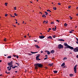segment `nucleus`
Instances as JSON below:
<instances>
[{"label":"nucleus","mask_w":78,"mask_h":78,"mask_svg":"<svg viewBox=\"0 0 78 78\" xmlns=\"http://www.w3.org/2000/svg\"><path fill=\"white\" fill-rule=\"evenodd\" d=\"M34 66H35V69L36 70H37L38 67L40 68L43 67V65L41 63H35L34 64Z\"/></svg>","instance_id":"1"},{"label":"nucleus","mask_w":78,"mask_h":78,"mask_svg":"<svg viewBox=\"0 0 78 78\" xmlns=\"http://www.w3.org/2000/svg\"><path fill=\"white\" fill-rule=\"evenodd\" d=\"M58 48L59 49H61V48H64V46L62 45L61 44H59L58 45Z\"/></svg>","instance_id":"2"},{"label":"nucleus","mask_w":78,"mask_h":78,"mask_svg":"<svg viewBox=\"0 0 78 78\" xmlns=\"http://www.w3.org/2000/svg\"><path fill=\"white\" fill-rule=\"evenodd\" d=\"M73 50L74 52H78V47H76L75 48H73Z\"/></svg>","instance_id":"3"},{"label":"nucleus","mask_w":78,"mask_h":78,"mask_svg":"<svg viewBox=\"0 0 78 78\" xmlns=\"http://www.w3.org/2000/svg\"><path fill=\"white\" fill-rule=\"evenodd\" d=\"M38 56L36 57V60L37 61H41V59L39 58V57L40 56V54H39L37 55Z\"/></svg>","instance_id":"4"},{"label":"nucleus","mask_w":78,"mask_h":78,"mask_svg":"<svg viewBox=\"0 0 78 78\" xmlns=\"http://www.w3.org/2000/svg\"><path fill=\"white\" fill-rule=\"evenodd\" d=\"M64 45L66 46V47H70L71 48H73V47H72L69 45H68V44H67V43H64Z\"/></svg>","instance_id":"5"},{"label":"nucleus","mask_w":78,"mask_h":78,"mask_svg":"<svg viewBox=\"0 0 78 78\" xmlns=\"http://www.w3.org/2000/svg\"><path fill=\"white\" fill-rule=\"evenodd\" d=\"M76 66H77V65H75L74 68V71L75 73H76Z\"/></svg>","instance_id":"6"},{"label":"nucleus","mask_w":78,"mask_h":78,"mask_svg":"<svg viewBox=\"0 0 78 78\" xmlns=\"http://www.w3.org/2000/svg\"><path fill=\"white\" fill-rule=\"evenodd\" d=\"M64 48H65V49H66V48H69L71 50H73V48H70V47H65Z\"/></svg>","instance_id":"7"},{"label":"nucleus","mask_w":78,"mask_h":78,"mask_svg":"<svg viewBox=\"0 0 78 78\" xmlns=\"http://www.w3.org/2000/svg\"><path fill=\"white\" fill-rule=\"evenodd\" d=\"M12 61H11L9 63H7L8 65V66H11L12 65Z\"/></svg>","instance_id":"8"},{"label":"nucleus","mask_w":78,"mask_h":78,"mask_svg":"<svg viewBox=\"0 0 78 78\" xmlns=\"http://www.w3.org/2000/svg\"><path fill=\"white\" fill-rule=\"evenodd\" d=\"M39 37L40 39H44V38L45 37V36H43V35H41V36H39Z\"/></svg>","instance_id":"9"},{"label":"nucleus","mask_w":78,"mask_h":78,"mask_svg":"<svg viewBox=\"0 0 78 78\" xmlns=\"http://www.w3.org/2000/svg\"><path fill=\"white\" fill-rule=\"evenodd\" d=\"M34 46L37 48H40V47L37 44L35 45Z\"/></svg>","instance_id":"10"},{"label":"nucleus","mask_w":78,"mask_h":78,"mask_svg":"<svg viewBox=\"0 0 78 78\" xmlns=\"http://www.w3.org/2000/svg\"><path fill=\"white\" fill-rule=\"evenodd\" d=\"M45 52H46V53H47V54L48 55L50 54V52L46 50V51H45Z\"/></svg>","instance_id":"11"},{"label":"nucleus","mask_w":78,"mask_h":78,"mask_svg":"<svg viewBox=\"0 0 78 78\" xmlns=\"http://www.w3.org/2000/svg\"><path fill=\"white\" fill-rule=\"evenodd\" d=\"M11 66H9V70H11V67H13V66L12 65H11Z\"/></svg>","instance_id":"12"},{"label":"nucleus","mask_w":78,"mask_h":78,"mask_svg":"<svg viewBox=\"0 0 78 78\" xmlns=\"http://www.w3.org/2000/svg\"><path fill=\"white\" fill-rule=\"evenodd\" d=\"M50 53H52V54H53L54 53H55V51L54 50H51V51L50 52Z\"/></svg>","instance_id":"13"},{"label":"nucleus","mask_w":78,"mask_h":78,"mask_svg":"<svg viewBox=\"0 0 78 78\" xmlns=\"http://www.w3.org/2000/svg\"><path fill=\"white\" fill-rule=\"evenodd\" d=\"M65 66V63L63 62L62 63V64L61 65V67H63V66Z\"/></svg>","instance_id":"14"},{"label":"nucleus","mask_w":78,"mask_h":78,"mask_svg":"<svg viewBox=\"0 0 78 78\" xmlns=\"http://www.w3.org/2000/svg\"><path fill=\"white\" fill-rule=\"evenodd\" d=\"M58 41H65V40H63L62 39H60L58 40Z\"/></svg>","instance_id":"15"},{"label":"nucleus","mask_w":78,"mask_h":78,"mask_svg":"<svg viewBox=\"0 0 78 78\" xmlns=\"http://www.w3.org/2000/svg\"><path fill=\"white\" fill-rule=\"evenodd\" d=\"M47 39H52V37H51V36H49L47 38Z\"/></svg>","instance_id":"16"},{"label":"nucleus","mask_w":78,"mask_h":78,"mask_svg":"<svg viewBox=\"0 0 78 78\" xmlns=\"http://www.w3.org/2000/svg\"><path fill=\"white\" fill-rule=\"evenodd\" d=\"M53 72H54V73H58V71L54 70Z\"/></svg>","instance_id":"17"},{"label":"nucleus","mask_w":78,"mask_h":78,"mask_svg":"<svg viewBox=\"0 0 78 78\" xmlns=\"http://www.w3.org/2000/svg\"><path fill=\"white\" fill-rule=\"evenodd\" d=\"M16 67H18V66H15L14 67H12V69H15Z\"/></svg>","instance_id":"18"},{"label":"nucleus","mask_w":78,"mask_h":78,"mask_svg":"<svg viewBox=\"0 0 78 78\" xmlns=\"http://www.w3.org/2000/svg\"><path fill=\"white\" fill-rule=\"evenodd\" d=\"M76 40L77 41H76V43L77 44H78V38L76 37Z\"/></svg>","instance_id":"19"},{"label":"nucleus","mask_w":78,"mask_h":78,"mask_svg":"<svg viewBox=\"0 0 78 78\" xmlns=\"http://www.w3.org/2000/svg\"><path fill=\"white\" fill-rule=\"evenodd\" d=\"M31 53H32V54H34V53H38V52H31Z\"/></svg>","instance_id":"20"},{"label":"nucleus","mask_w":78,"mask_h":78,"mask_svg":"<svg viewBox=\"0 0 78 78\" xmlns=\"http://www.w3.org/2000/svg\"><path fill=\"white\" fill-rule=\"evenodd\" d=\"M73 76V74H69V76Z\"/></svg>","instance_id":"21"},{"label":"nucleus","mask_w":78,"mask_h":78,"mask_svg":"<svg viewBox=\"0 0 78 78\" xmlns=\"http://www.w3.org/2000/svg\"><path fill=\"white\" fill-rule=\"evenodd\" d=\"M7 58H11V56L10 55L9 56H8L7 57Z\"/></svg>","instance_id":"22"},{"label":"nucleus","mask_w":78,"mask_h":78,"mask_svg":"<svg viewBox=\"0 0 78 78\" xmlns=\"http://www.w3.org/2000/svg\"><path fill=\"white\" fill-rule=\"evenodd\" d=\"M67 67V66H63L62 68L63 69H65V68H66Z\"/></svg>","instance_id":"23"},{"label":"nucleus","mask_w":78,"mask_h":78,"mask_svg":"<svg viewBox=\"0 0 78 78\" xmlns=\"http://www.w3.org/2000/svg\"><path fill=\"white\" fill-rule=\"evenodd\" d=\"M56 9H57V8H56V7H53V9L54 10H56Z\"/></svg>","instance_id":"24"},{"label":"nucleus","mask_w":78,"mask_h":78,"mask_svg":"<svg viewBox=\"0 0 78 78\" xmlns=\"http://www.w3.org/2000/svg\"><path fill=\"white\" fill-rule=\"evenodd\" d=\"M45 14H45L46 16H47V15H48V12H45Z\"/></svg>","instance_id":"25"},{"label":"nucleus","mask_w":78,"mask_h":78,"mask_svg":"<svg viewBox=\"0 0 78 78\" xmlns=\"http://www.w3.org/2000/svg\"><path fill=\"white\" fill-rule=\"evenodd\" d=\"M47 11H48V12H51V11H50V10L49 9H48L47 10Z\"/></svg>","instance_id":"26"},{"label":"nucleus","mask_w":78,"mask_h":78,"mask_svg":"<svg viewBox=\"0 0 78 78\" xmlns=\"http://www.w3.org/2000/svg\"><path fill=\"white\" fill-rule=\"evenodd\" d=\"M49 65L50 66H53V64L49 63Z\"/></svg>","instance_id":"27"},{"label":"nucleus","mask_w":78,"mask_h":78,"mask_svg":"<svg viewBox=\"0 0 78 78\" xmlns=\"http://www.w3.org/2000/svg\"><path fill=\"white\" fill-rule=\"evenodd\" d=\"M63 60L64 61V60H66L67 59V58H66V57H64V58H63Z\"/></svg>","instance_id":"28"},{"label":"nucleus","mask_w":78,"mask_h":78,"mask_svg":"<svg viewBox=\"0 0 78 78\" xmlns=\"http://www.w3.org/2000/svg\"><path fill=\"white\" fill-rule=\"evenodd\" d=\"M5 73H7V74H9V73H10V72H9L8 73H7V72H5Z\"/></svg>","instance_id":"29"},{"label":"nucleus","mask_w":78,"mask_h":78,"mask_svg":"<svg viewBox=\"0 0 78 78\" xmlns=\"http://www.w3.org/2000/svg\"><path fill=\"white\" fill-rule=\"evenodd\" d=\"M46 22V21H44V22H45V23H48V21H47Z\"/></svg>","instance_id":"30"},{"label":"nucleus","mask_w":78,"mask_h":78,"mask_svg":"<svg viewBox=\"0 0 78 78\" xmlns=\"http://www.w3.org/2000/svg\"><path fill=\"white\" fill-rule=\"evenodd\" d=\"M64 25L65 27H66L67 25V24L66 23H65V24H64Z\"/></svg>","instance_id":"31"},{"label":"nucleus","mask_w":78,"mask_h":78,"mask_svg":"<svg viewBox=\"0 0 78 78\" xmlns=\"http://www.w3.org/2000/svg\"><path fill=\"white\" fill-rule=\"evenodd\" d=\"M15 64H17L18 66H19V63H15Z\"/></svg>","instance_id":"32"},{"label":"nucleus","mask_w":78,"mask_h":78,"mask_svg":"<svg viewBox=\"0 0 78 78\" xmlns=\"http://www.w3.org/2000/svg\"><path fill=\"white\" fill-rule=\"evenodd\" d=\"M14 15L15 16H17V14H16V13H15Z\"/></svg>","instance_id":"33"},{"label":"nucleus","mask_w":78,"mask_h":78,"mask_svg":"<svg viewBox=\"0 0 78 78\" xmlns=\"http://www.w3.org/2000/svg\"><path fill=\"white\" fill-rule=\"evenodd\" d=\"M51 24H55V23L53 22H51Z\"/></svg>","instance_id":"34"},{"label":"nucleus","mask_w":78,"mask_h":78,"mask_svg":"<svg viewBox=\"0 0 78 78\" xmlns=\"http://www.w3.org/2000/svg\"><path fill=\"white\" fill-rule=\"evenodd\" d=\"M53 38H55V37H56V36L55 35H53Z\"/></svg>","instance_id":"35"},{"label":"nucleus","mask_w":78,"mask_h":78,"mask_svg":"<svg viewBox=\"0 0 78 78\" xmlns=\"http://www.w3.org/2000/svg\"><path fill=\"white\" fill-rule=\"evenodd\" d=\"M47 59H48V57H46L44 59V60H46Z\"/></svg>","instance_id":"36"},{"label":"nucleus","mask_w":78,"mask_h":78,"mask_svg":"<svg viewBox=\"0 0 78 78\" xmlns=\"http://www.w3.org/2000/svg\"><path fill=\"white\" fill-rule=\"evenodd\" d=\"M69 18H70V19H71V20L72 19H73L72 17H71V16H69Z\"/></svg>","instance_id":"37"},{"label":"nucleus","mask_w":78,"mask_h":78,"mask_svg":"<svg viewBox=\"0 0 78 78\" xmlns=\"http://www.w3.org/2000/svg\"><path fill=\"white\" fill-rule=\"evenodd\" d=\"M8 16V14H5V17H6V16Z\"/></svg>","instance_id":"38"},{"label":"nucleus","mask_w":78,"mask_h":78,"mask_svg":"<svg viewBox=\"0 0 78 78\" xmlns=\"http://www.w3.org/2000/svg\"><path fill=\"white\" fill-rule=\"evenodd\" d=\"M7 4H8L7 3H5V6H7Z\"/></svg>","instance_id":"39"},{"label":"nucleus","mask_w":78,"mask_h":78,"mask_svg":"<svg viewBox=\"0 0 78 78\" xmlns=\"http://www.w3.org/2000/svg\"><path fill=\"white\" fill-rule=\"evenodd\" d=\"M72 32H73L72 31V30H71V31H69L70 33H72Z\"/></svg>","instance_id":"40"},{"label":"nucleus","mask_w":78,"mask_h":78,"mask_svg":"<svg viewBox=\"0 0 78 78\" xmlns=\"http://www.w3.org/2000/svg\"><path fill=\"white\" fill-rule=\"evenodd\" d=\"M56 22H58L59 23V20H56Z\"/></svg>","instance_id":"41"},{"label":"nucleus","mask_w":78,"mask_h":78,"mask_svg":"<svg viewBox=\"0 0 78 78\" xmlns=\"http://www.w3.org/2000/svg\"><path fill=\"white\" fill-rule=\"evenodd\" d=\"M13 56H14V57H16V55H13Z\"/></svg>","instance_id":"42"},{"label":"nucleus","mask_w":78,"mask_h":78,"mask_svg":"<svg viewBox=\"0 0 78 78\" xmlns=\"http://www.w3.org/2000/svg\"><path fill=\"white\" fill-rule=\"evenodd\" d=\"M9 66H8V67H7V69H8V70H9Z\"/></svg>","instance_id":"43"},{"label":"nucleus","mask_w":78,"mask_h":78,"mask_svg":"<svg viewBox=\"0 0 78 78\" xmlns=\"http://www.w3.org/2000/svg\"><path fill=\"white\" fill-rule=\"evenodd\" d=\"M58 5H61V3H58Z\"/></svg>","instance_id":"44"},{"label":"nucleus","mask_w":78,"mask_h":78,"mask_svg":"<svg viewBox=\"0 0 78 78\" xmlns=\"http://www.w3.org/2000/svg\"><path fill=\"white\" fill-rule=\"evenodd\" d=\"M14 9L15 10H16V7H14Z\"/></svg>","instance_id":"45"},{"label":"nucleus","mask_w":78,"mask_h":78,"mask_svg":"<svg viewBox=\"0 0 78 78\" xmlns=\"http://www.w3.org/2000/svg\"><path fill=\"white\" fill-rule=\"evenodd\" d=\"M71 8V6H68V8L69 9V8Z\"/></svg>","instance_id":"46"},{"label":"nucleus","mask_w":78,"mask_h":78,"mask_svg":"<svg viewBox=\"0 0 78 78\" xmlns=\"http://www.w3.org/2000/svg\"><path fill=\"white\" fill-rule=\"evenodd\" d=\"M34 42H37V40H34Z\"/></svg>","instance_id":"47"},{"label":"nucleus","mask_w":78,"mask_h":78,"mask_svg":"<svg viewBox=\"0 0 78 78\" xmlns=\"http://www.w3.org/2000/svg\"><path fill=\"white\" fill-rule=\"evenodd\" d=\"M44 16H45V15H43L42 16V17H44Z\"/></svg>","instance_id":"48"},{"label":"nucleus","mask_w":78,"mask_h":78,"mask_svg":"<svg viewBox=\"0 0 78 78\" xmlns=\"http://www.w3.org/2000/svg\"><path fill=\"white\" fill-rule=\"evenodd\" d=\"M56 28H54V31H55V30H56Z\"/></svg>","instance_id":"49"},{"label":"nucleus","mask_w":78,"mask_h":78,"mask_svg":"<svg viewBox=\"0 0 78 78\" xmlns=\"http://www.w3.org/2000/svg\"><path fill=\"white\" fill-rule=\"evenodd\" d=\"M6 38H5L4 40V41H5V42H6Z\"/></svg>","instance_id":"50"},{"label":"nucleus","mask_w":78,"mask_h":78,"mask_svg":"<svg viewBox=\"0 0 78 78\" xmlns=\"http://www.w3.org/2000/svg\"><path fill=\"white\" fill-rule=\"evenodd\" d=\"M16 57L17 58H19V56L18 55H17Z\"/></svg>","instance_id":"51"},{"label":"nucleus","mask_w":78,"mask_h":78,"mask_svg":"<svg viewBox=\"0 0 78 78\" xmlns=\"http://www.w3.org/2000/svg\"><path fill=\"white\" fill-rule=\"evenodd\" d=\"M40 14H41V15H42V13L41 12H40Z\"/></svg>","instance_id":"52"},{"label":"nucleus","mask_w":78,"mask_h":78,"mask_svg":"<svg viewBox=\"0 0 78 78\" xmlns=\"http://www.w3.org/2000/svg\"><path fill=\"white\" fill-rule=\"evenodd\" d=\"M76 58H78V55H77L76 56Z\"/></svg>","instance_id":"53"},{"label":"nucleus","mask_w":78,"mask_h":78,"mask_svg":"<svg viewBox=\"0 0 78 78\" xmlns=\"http://www.w3.org/2000/svg\"><path fill=\"white\" fill-rule=\"evenodd\" d=\"M54 28H52V30H53V31H54Z\"/></svg>","instance_id":"54"},{"label":"nucleus","mask_w":78,"mask_h":78,"mask_svg":"<svg viewBox=\"0 0 78 78\" xmlns=\"http://www.w3.org/2000/svg\"><path fill=\"white\" fill-rule=\"evenodd\" d=\"M51 30V28H49V30Z\"/></svg>","instance_id":"55"},{"label":"nucleus","mask_w":78,"mask_h":78,"mask_svg":"<svg viewBox=\"0 0 78 78\" xmlns=\"http://www.w3.org/2000/svg\"><path fill=\"white\" fill-rule=\"evenodd\" d=\"M10 16L11 17H13V16H12L11 15H10Z\"/></svg>","instance_id":"56"},{"label":"nucleus","mask_w":78,"mask_h":78,"mask_svg":"<svg viewBox=\"0 0 78 78\" xmlns=\"http://www.w3.org/2000/svg\"><path fill=\"white\" fill-rule=\"evenodd\" d=\"M47 56H48V55H45V57H47Z\"/></svg>","instance_id":"57"},{"label":"nucleus","mask_w":78,"mask_h":78,"mask_svg":"<svg viewBox=\"0 0 78 78\" xmlns=\"http://www.w3.org/2000/svg\"><path fill=\"white\" fill-rule=\"evenodd\" d=\"M43 51H41V53H43Z\"/></svg>","instance_id":"58"},{"label":"nucleus","mask_w":78,"mask_h":78,"mask_svg":"<svg viewBox=\"0 0 78 78\" xmlns=\"http://www.w3.org/2000/svg\"><path fill=\"white\" fill-rule=\"evenodd\" d=\"M2 76V74L0 75V76Z\"/></svg>","instance_id":"59"},{"label":"nucleus","mask_w":78,"mask_h":78,"mask_svg":"<svg viewBox=\"0 0 78 78\" xmlns=\"http://www.w3.org/2000/svg\"><path fill=\"white\" fill-rule=\"evenodd\" d=\"M26 37H27V36H24L25 38H26Z\"/></svg>","instance_id":"60"},{"label":"nucleus","mask_w":78,"mask_h":78,"mask_svg":"<svg viewBox=\"0 0 78 78\" xmlns=\"http://www.w3.org/2000/svg\"><path fill=\"white\" fill-rule=\"evenodd\" d=\"M76 16H78V13L76 14Z\"/></svg>","instance_id":"61"},{"label":"nucleus","mask_w":78,"mask_h":78,"mask_svg":"<svg viewBox=\"0 0 78 78\" xmlns=\"http://www.w3.org/2000/svg\"><path fill=\"white\" fill-rule=\"evenodd\" d=\"M15 73H17V71H15Z\"/></svg>","instance_id":"62"},{"label":"nucleus","mask_w":78,"mask_h":78,"mask_svg":"<svg viewBox=\"0 0 78 78\" xmlns=\"http://www.w3.org/2000/svg\"><path fill=\"white\" fill-rule=\"evenodd\" d=\"M78 7H77L76 8V9H78Z\"/></svg>","instance_id":"63"},{"label":"nucleus","mask_w":78,"mask_h":78,"mask_svg":"<svg viewBox=\"0 0 78 78\" xmlns=\"http://www.w3.org/2000/svg\"><path fill=\"white\" fill-rule=\"evenodd\" d=\"M50 31L49 30H48V32H49Z\"/></svg>","instance_id":"64"}]
</instances>
